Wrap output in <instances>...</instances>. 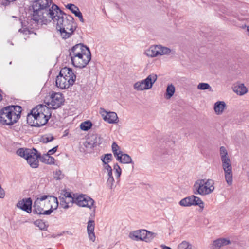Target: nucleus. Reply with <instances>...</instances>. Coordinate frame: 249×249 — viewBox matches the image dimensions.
Here are the masks:
<instances>
[{"label":"nucleus","mask_w":249,"mask_h":249,"mask_svg":"<svg viewBox=\"0 0 249 249\" xmlns=\"http://www.w3.org/2000/svg\"><path fill=\"white\" fill-rule=\"evenodd\" d=\"M17 154L24 158L32 168H37L38 166V159L40 157V155L38 154L36 149L20 148L17 150Z\"/></svg>","instance_id":"obj_10"},{"label":"nucleus","mask_w":249,"mask_h":249,"mask_svg":"<svg viewBox=\"0 0 249 249\" xmlns=\"http://www.w3.org/2000/svg\"><path fill=\"white\" fill-rule=\"evenodd\" d=\"M191 245L189 242L183 241L178 246V249H191Z\"/></svg>","instance_id":"obj_35"},{"label":"nucleus","mask_w":249,"mask_h":249,"mask_svg":"<svg viewBox=\"0 0 249 249\" xmlns=\"http://www.w3.org/2000/svg\"><path fill=\"white\" fill-rule=\"evenodd\" d=\"M233 91L238 95H243L248 92V89L244 84H239L233 87Z\"/></svg>","instance_id":"obj_25"},{"label":"nucleus","mask_w":249,"mask_h":249,"mask_svg":"<svg viewBox=\"0 0 249 249\" xmlns=\"http://www.w3.org/2000/svg\"><path fill=\"white\" fill-rule=\"evenodd\" d=\"M146 233L145 230H140L131 232L129 233V237L132 240L138 241L145 240V233Z\"/></svg>","instance_id":"obj_18"},{"label":"nucleus","mask_w":249,"mask_h":249,"mask_svg":"<svg viewBox=\"0 0 249 249\" xmlns=\"http://www.w3.org/2000/svg\"><path fill=\"white\" fill-rule=\"evenodd\" d=\"M114 170L115 171V173L116 174L117 177L119 178L121 175L122 170L120 167L118 165L117 163L114 164L113 166Z\"/></svg>","instance_id":"obj_42"},{"label":"nucleus","mask_w":249,"mask_h":249,"mask_svg":"<svg viewBox=\"0 0 249 249\" xmlns=\"http://www.w3.org/2000/svg\"><path fill=\"white\" fill-rule=\"evenodd\" d=\"M69 201H70V199H67V201H68L69 203H71V202H70Z\"/></svg>","instance_id":"obj_52"},{"label":"nucleus","mask_w":249,"mask_h":249,"mask_svg":"<svg viewBox=\"0 0 249 249\" xmlns=\"http://www.w3.org/2000/svg\"><path fill=\"white\" fill-rule=\"evenodd\" d=\"M76 78V76L72 69L64 67L61 70L56 77V86L61 89H67L74 84Z\"/></svg>","instance_id":"obj_7"},{"label":"nucleus","mask_w":249,"mask_h":249,"mask_svg":"<svg viewBox=\"0 0 249 249\" xmlns=\"http://www.w3.org/2000/svg\"><path fill=\"white\" fill-rule=\"evenodd\" d=\"M72 65L79 68L85 67L91 60V53L88 47L82 44L74 46L70 51Z\"/></svg>","instance_id":"obj_1"},{"label":"nucleus","mask_w":249,"mask_h":249,"mask_svg":"<svg viewBox=\"0 0 249 249\" xmlns=\"http://www.w3.org/2000/svg\"><path fill=\"white\" fill-rule=\"evenodd\" d=\"M112 171V170H109V171H108L107 172L108 178H110L111 177H113Z\"/></svg>","instance_id":"obj_48"},{"label":"nucleus","mask_w":249,"mask_h":249,"mask_svg":"<svg viewBox=\"0 0 249 249\" xmlns=\"http://www.w3.org/2000/svg\"><path fill=\"white\" fill-rule=\"evenodd\" d=\"M194 199V205H198L200 208L202 209L204 208V203L199 197L195 196Z\"/></svg>","instance_id":"obj_34"},{"label":"nucleus","mask_w":249,"mask_h":249,"mask_svg":"<svg viewBox=\"0 0 249 249\" xmlns=\"http://www.w3.org/2000/svg\"><path fill=\"white\" fill-rule=\"evenodd\" d=\"M162 249H172L170 247L166 246H162Z\"/></svg>","instance_id":"obj_49"},{"label":"nucleus","mask_w":249,"mask_h":249,"mask_svg":"<svg viewBox=\"0 0 249 249\" xmlns=\"http://www.w3.org/2000/svg\"><path fill=\"white\" fill-rule=\"evenodd\" d=\"M34 224L38 227L40 229L45 230L46 229V226L45 223L41 220H37L35 221Z\"/></svg>","instance_id":"obj_36"},{"label":"nucleus","mask_w":249,"mask_h":249,"mask_svg":"<svg viewBox=\"0 0 249 249\" xmlns=\"http://www.w3.org/2000/svg\"><path fill=\"white\" fill-rule=\"evenodd\" d=\"M120 150V147L117 143L114 142L112 144V150L115 157H117L118 154H117V151Z\"/></svg>","instance_id":"obj_40"},{"label":"nucleus","mask_w":249,"mask_h":249,"mask_svg":"<svg viewBox=\"0 0 249 249\" xmlns=\"http://www.w3.org/2000/svg\"><path fill=\"white\" fill-rule=\"evenodd\" d=\"M247 31L249 32V26L247 27Z\"/></svg>","instance_id":"obj_51"},{"label":"nucleus","mask_w":249,"mask_h":249,"mask_svg":"<svg viewBox=\"0 0 249 249\" xmlns=\"http://www.w3.org/2000/svg\"><path fill=\"white\" fill-rule=\"evenodd\" d=\"M19 32L22 33L24 34H27L29 32V31L26 28H24L19 29Z\"/></svg>","instance_id":"obj_46"},{"label":"nucleus","mask_w":249,"mask_h":249,"mask_svg":"<svg viewBox=\"0 0 249 249\" xmlns=\"http://www.w3.org/2000/svg\"><path fill=\"white\" fill-rule=\"evenodd\" d=\"M171 52L170 48L161 45H152L144 52V54L149 57H155L159 55H168Z\"/></svg>","instance_id":"obj_11"},{"label":"nucleus","mask_w":249,"mask_h":249,"mask_svg":"<svg viewBox=\"0 0 249 249\" xmlns=\"http://www.w3.org/2000/svg\"><path fill=\"white\" fill-rule=\"evenodd\" d=\"M189 199L187 198V197L181 199L179 204L181 206L188 207L191 206V203H189Z\"/></svg>","instance_id":"obj_38"},{"label":"nucleus","mask_w":249,"mask_h":249,"mask_svg":"<svg viewBox=\"0 0 249 249\" xmlns=\"http://www.w3.org/2000/svg\"><path fill=\"white\" fill-rule=\"evenodd\" d=\"M226 107L224 101L216 102L214 105V110L217 115L221 114Z\"/></svg>","instance_id":"obj_23"},{"label":"nucleus","mask_w":249,"mask_h":249,"mask_svg":"<svg viewBox=\"0 0 249 249\" xmlns=\"http://www.w3.org/2000/svg\"><path fill=\"white\" fill-rule=\"evenodd\" d=\"M214 189V181L210 179L197 180L193 186L194 193L201 196L209 195L213 192Z\"/></svg>","instance_id":"obj_9"},{"label":"nucleus","mask_w":249,"mask_h":249,"mask_svg":"<svg viewBox=\"0 0 249 249\" xmlns=\"http://www.w3.org/2000/svg\"><path fill=\"white\" fill-rule=\"evenodd\" d=\"M30 15L32 19L37 23L40 22L46 24L51 20L55 21L54 14H57L59 12L61 13V10L58 6L53 3L51 9L47 11L45 9L38 8L36 5H33L32 9H30Z\"/></svg>","instance_id":"obj_5"},{"label":"nucleus","mask_w":249,"mask_h":249,"mask_svg":"<svg viewBox=\"0 0 249 249\" xmlns=\"http://www.w3.org/2000/svg\"><path fill=\"white\" fill-rule=\"evenodd\" d=\"M55 17L54 22H56V29L59 31L62 38H69L73 33L76 29L73 18L69 15L65 14L61 11V13L59 12Z\"/></svg>","instance_id":"obj_3"},{"label":"nucleus","mask_w":249,"mask_h":249,"mask_svg":"<svg viewBox=\"0 0 249 249\" xmlns=\"http://www.w3.org/2000/svg\"><path fill=\"white\" fill-rule=\"evenodd\" d=\"M64 100L62 93L52 92L50 99L47 103L48 106L53 109L58 108L63 104Z\"/></svg>","instance_id":"obj_12"},{"label":"nucleus","mask_w":249,"mask_h":249,"mask_svg":"<svg viewBox=\"0 0 249 249\" xmlns=\"http://www.w3.org/2000/svg\"><path fill=\"white\" fill-rule=\"evenodd\" d=\"M21 111V107L18 106H11L4 107L0 112V123L8 125L13 124L20 117Z\"/></svg>","instance_id":"obj_6"},{"label":"nucleus","mask_w":249,"mask_h":249,"mask_svg":"<svg viewBox=\"0 0 249 249\" xmlns=\"http://www.w3.org/2000/svg\"><path fill=\"white\" fill-rule=\"evenodd\" d=\"M116 159L120 162L123 164H128L132 163V160L130 156L126 154H124L123 153L121 154V156H118L116 157Z\"/></svg>","instance_id":"obj_24"},{"label":"nucleus","mask_w":249,"mask_h":249,"mask_svg":"<svg viewBox=\"0 0 249 249\" xmlns=\"http://www.w3.org/2000/svg\"><path fill=\"white\" fill-rule=\"evenodd\" d=\"M32 200L31 198L23 199L18 201L17 207L18 208L30 213L32 212Z\"/></svg>","instance_id":"obj_16"},{"label":"nucleus","mask_w":249,"mask_h":249,"mask_svg":"<svg viewBox=\"0 0 249 249\" xmlns=\"http://www.w3.org/2000/svg\"><path fill=\"white\" fill-rule=\"evenodd\" d=\"M52 3V0H37L33 5H36L38 8L44 9L49 12V9H51L49 7Z\"/></svg>","instance_id":"obj_22"},{"label":"nucleus","mask_w":249,"mask_h":249,"mask_svg":"<svg viewBox=\"0 0 249 249\" xmlns=\"http://www.w3.org/2000/svg\"><path fill=\"white\" fill-rule=\"evenodd\" d=\"M74 202L79 206L87 207L91 209L94 205V201L87 196L80 195L75 198Z\"/></svg>","instance_id":"obj_13"},{"label":"nucleus","mask_w":249,"mask_h":249,"mask_svg":"<svg viewBox=\"0 0 249 249\" xmlns=\"http://www.w3.org/2000/svg\"><path fill=\"white\" fill-rule=\"evenodd\" d=\"M101 142L102 139L100 137L98 136H93L87 140L86 146L87 147L88 145H89V147L90 148H93L98 145H99Z\"/></svg>","instance_id":"obj_20"},{"label":"nucleus","mask_w":249,"mask_h":249,"mask_svg":"<svg viewBox=\"0 0 249 249\" xmlns=\"http://www.w3.org/2000/svg\"><path fill=\"white\" fill-rule=\"evenodd\" d=\"M112 157L111 154H105L104 157L102 159V160L104 164L108 163L111 160Z\"/></svg>","instance_id":"obj_37"},{"label":"nucleus","mask_w":249,"mask_h":249,"mask_svg":"<svg viewBox=\"0 0 249 249\" xmlns=\"http://www.w3.org/2000/svg\"><path fill=\"white\" fill-rule=\"evenodd\" d=\"M122 153L123 152L121 151L120 149L118 151H117V154H118L119 156H121V154H122Z\"/></svg>","instance_id":"obj_50"},{"label":"nucleus","mask_w":249,"mask_h":249,"mask_svg":"<svg viewBox=\"0 0 249 249\" xmlns=\"http://www.w3.org/2000/svg\"><path fill=\"white\" fill-rule=\"evenodd\" d=\"M51 116V112L49 107L38 105L27 115V121L32 126L40 127L45 124Z\"/></svg>","instance_id":"obj_4"},{"label":"nucleus","mask_w":249,"mask_h":249,"mask_svg":"<svg viewBox=\"0 0 249 249\" xmlns=\"http://www.w3.org/2000/svg\"><path fill=\"white\" fill-rule=\"evenodd\" d=\"M57 148H58V146H55L54 147H53V148L49 150L48 151V153H47V154H48L49 155L53 154L56 151Z\"/></svg>","instance_id":"obj_44"},{"label":"nucleus","mask_w":249,"mask_h":249,"mask_svg":"<svg viewBox=\"0 0 249 249\" xmlns=\"http://www.w3.org/2000/svg\"><path fill=\"white\" fill-rule=\"evenodd\" d=\"M114 179L113 177L108 178L107 184L110 189L112 190L114 188Z\"/></svg>","instance_id":"obj_39"},{"label":"nucleus","mask_w":249,"mask_h":249,"mask_svg":"<svg viewBox=\"0 0 249 249\" xmlns=\"http://www.w3.org/2000/svg\"><path fill=\"white\" fill-rule=\"evenodd\" d=\"M92 126V123L89 121H87L83 122L80 124V128L85 131L89 130Z\"/></svg>","instance_id":"obj_30"},{"label":"nucleus","mask_w":249,"mask_h":249,"mask_svg":"<svg viewBox=\"0 0 249 249\" xmlns=\"http://www.w3.org/2000/svg\"><path fill=\"white\" fill-rule=\"evenodd\" d=\"M156 235L157 233L146 231V233H145L144 236H145L144 241L146 242H150L156 236Z\"/></svg>","instance_id":"obj_28"},{"label":"nucleus","mask_w":249,"mask_h":249,"mask_svg":"<svg viewBox=\"0 0 249 249\" xmlns=\"http://www.w3.org/2000/svg\"><path fill=\"white\" fill-rule=\"evenodd\" d=\"M1 99H2L1 95L0 94V101L1 100Z\"/></svg>","instance_id":"obj_53"},{"label":"nucleus","mask_w":249,"mask_h":249,"mask_svg":"<svg viewBox=\"0 0 249 249\" xmlns=\"http://www.w3.org/2000/svg\"><path fill=\"white\" fill-rule=\"evenodd\" d=\"M220 156L226 181L229 185H231L233 180L232 165L227 150L224 146H221L220 148Z\"/></svg>","instance_id":"obj_8"},{"label":"nucleus","mask_w":249,"mask_h":249,"mask_svg":"<svg viewBox=\"0 0 249 249\" xmlns=\"http://www.w3.org/2000/svg\"><path fill=\"white\" fill-rule=\"evenodd\" d=\"M231 241L226 238H219L215 240L210 244L211 249H220L224 246L230 245Z\"/></svg>","instance_id":"obj_15"},{"label":"nucleus","mask_w":249,"mask_h":249,"mask_svg":"<svg viewBox=\"0 0 249 249\" xmlns=\"http://www.w3.org/2000/svg\"><path fill=\"white\" fill-rule=\"evenodd\" d=\"M63 175H62L61 171L60 170H57L54 173V178L57 179H60L62 178Z\"/></svg>","instance_id":"obj_43"},{"label":"nucleus","mask_w":249,"mask_h":249,"mask_svg":"<svg viewBox=\"0 0 249 249\" xmlns=\"http://www.w3.org/2000/svg\"><path fill=\"white\" fill-rule=\"evenodd\" d=\"M95 208L94 207V208L93 211H94V212H95Z\"/></svg>","instance_id":"obj_54"},{"label":"nucleus","mask_w":249,"mask_h":249,"mask_svg":"<svg viewBox=\"0 0 249 249\" xmlns=\"http://www.w3.org/2000/svg\"><path fill=\"white\" fill-rule=\"evenodd\" d=\"M66 7L71 10V11L75 15V16L79 18L80 21L83 23L84 22V19L83 18V16L79 8L73 4H68Z\"/></svg>","instance_id":"obj_21"},{"label":"nucleus","mask_w":249,"mask_h":249,"mask_svg":"<svg viewBox=\"0 0 249 249\" xmlns=\"http://www.w3.org/2000/svg\"><path fill=\"white\" fill-rule=\"evenodd\" d=\"M157 79V75L156 74L152 73L149 75L146 79L141 80L146 90L152 88L154 83Z\"/></svg>","instance_id":"obj_17"},{"label":"nucleus","mask_w":249,"mask_h":249,"mask_svg":"<svg viewBox=\"0 0 249 249\" xmlns=\"http://www.w3.org/2000/svg\"><path fill=\"white\" fill-rule=\"evenodd\" d=\"M100 113L104 120L110 124L117 123L118 121V118L117 114L114 112H107L103 108H100Z\"/></svg>","instance_id":"obj_14"},{"label":"nucleus","mask_w":249,"mask_h":249,"mask_svg":"<svg viewBox=\"0 0 249 249\" xmlns=\"http://www.w3.org/2000/svg\"><path fill=\"white\" fill-rule=\"evenodd\" d=\"M40 160L41 162L48 164H53L55 161L54 158L47 154L40 156Z\"/></svg>","instance_id":"obj_26"},{"label":"nucleus","mask_w":249,"mask_h":249,"mask_svg":"<svg viewBox=\"0 0 249 249\" xmlns=\"http://www.w3.org/2000/svg\"><path fill=\"white\" fill-rule=\"evenodd\" d=\"M59 199H60V205L61 207H62L64 209H68L69 207V202L67 201V199L66 198H64V197H61V196H59Z\"/></svg>","instance_id":"obj_33"},{"label":"nucleus","mask_w":249,"mask_h":249,"mask_svg":"<svg viewBox=\"0 0 249 249\" xmlns=\"http://www.w3.org/2000/svg\"><path fill=\"white\" fill-rule=\"evenodd\" d=\"M62 197L66 198V199H70L69 201L71 202H74L75 200V198L72 196L71 193L68 192H65Z\"/></svg>","instance_id":"obj_41"},{"label":"nucleus","mask_w":249,"mask_h":249,"mask_svg":"<svg viewBox=\"0 0 249 249\" xmlns=\"http://www.w3.org/2000/svg\"><path fill=\"white\" fill-rule=\"evenodd\" d=\"M94 221L92 220H89L88 222L87 231L89 239L93 242L95 240V235L94 232Z\"/></svg>","instance_id":"obj_19"},{"label":"nucleus","mask_w":249,"mask_h":249,"mask_svg":"<svg viewBox=\"0 0 249 249\" xmlns=\"http://www.w3.org/2000/svg\"><path fill=\"white\" fill-rule=\"evenodd\" d=\"M194 195H192L190 196L187 197V198L189 199V203H191V206L194 205Z\"/></svg>","instance_id":"obj_45"},{"label":"nucleus","mask_w":249,"mask_h":249,"mask_svg":"<svg viewBox=\"0 0 249 249\" xmlns=\"http://www.w3.org/2000/svg\"><path fill=\"white\" fill-rule=\"evenodd\" d=\"M104 169L107 172L109 170H112L111 167L108 164V163L104 164Z\"/></svg>","instance_id":"obj_47"},{"label":"nucleus","mask_w":249,"mask_h":249,"mask_svg":"<svg viewBox=\"0 0 249 249\" xmlns=\"http://www.w3.org/2000/svg\"><path fill=\"white\" fill-rule=\"evenodd\" d=\"M54 140L53 136L50 134L44 135L41 138L40 142L43 143H47Z\"/></svg>","instance_id":"obj_31"},{"label":"nucleus","mask_w":249,"mask_h":249,"mask_svg":"<svg viewBox=\"0 0 249 249\" xmlns=\"http://www.w3.org/2000/svg\"><path fill=\"white\" fill-rule=\"evenodd\" d=\"M175 92V88L172 84L169 85L167 86L166 91V98L170 99L174 95Z\"/></svg>","instance_id":"obj_27"},{"label":"nucleus","mask_w":249,"mask_h":249,"mask_svg":"<svg viewBox=\"0 0 249 249\" xmlns=\"http://www.w3.org/2000/svg\"><path fill=\"white\" fill-rule=\"evenodd\" d=\"M198 89L206 90L208 89L210 91H213V89L210 85L206 83H200L197 86Z\"/></svg>","instance_id":"obj_29"},{"label":"nucleus","mask_w":249,"mask_h":249,"mask_svg":"<svg viewBox=\"0 0 249 249\" xmlns=\"http://www.w3.org/2000/svg\"><path fill=\"white\" fill-rule=\"evenodd\" d=\"M58 206L57 198L53 196L44 195L34 202L33 212L38 214L49 215Z\"/></svg>","instance_id":"obj_2"},{"label":"nucleus","mask_w":249,"mask_h":249,"mask_svg":"<svg viewBox=\"0 0 249 249\" xmlns=\"http://www.w3.org/2000/svg\"><path fill=\"white\" fill-rule=\"evenodd\" d=\"M133 88L134 89L137 91H143L146 90L141 81L134 83Z\"/></svg>","instance_id":"obj_32"}]
</instances>
